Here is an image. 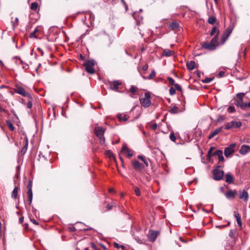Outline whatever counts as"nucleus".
Segmentation results:
<instances>
[{"instance_id":"obj_1","label":"nucleus","mask_w":250,"mask_h":250,"mask_svg":"<svg viewBox=\"0 0 250 250\" xmlns=\"http://www.w3.org/2000/svg\"><path fill=\"white\" fill-rule=\"evenodd\" d=\"M95 62L93 60H88L83 63V66L85 67V71L90 74H93L95 73L94 66Z\"/></svg>"},{"instance_id":"obj_2","label":"nucleus","mask_w":250,"mask_h":250,"mask_svg":"<svg viewBox=\"0 0 250 250\" xmlns=\"http://www.w3.org/2000/svg\"><path fill=\"white\" fill-rule=\"evenodd\" d=\"M150 93L147 92L145 93V98L140 99V104L143 107L147 108L150 105L151 103L150 99Z\"/></svg>"},{"instance_id":"obj_3","label":"nucleus","mask_w":250,"mask_h":250,"mask_svg":"<svg viewBox=\"0 0 250 250\" xmlns=\"http://www.w3.org/2000/svg\"><path fill=\"white\" fill-rule=\"evenodd\" d=\"M104 129L101 126H95V134L98 137L100 140V143L101 144H104L105 139L104 137Z\"/></svg>"},{"instance_id":"obj_4","label":"nucleus","mask_w":250,"mask_h":250,"mask_svg":"<svg viewBox=\"0 0 250 250\" xmlns=\"http://www.w3.org/2000/svg\"><path fill=\"white\" fill-rule=\"evenodd\" d=\"M15 92L23 97H27L30 100L32 98L31 95L26 92L25 89L21 85H16L14 89Z\"/></svg>"},{"instance_id":"obj_5","label":"nucleus","mask_w":250,"mask_h":250,"mask_svg":"<svg viewBox=\"0 0 250 250\" xmlns=\"http://www.w3.org/2000/svg\"><path fill=\"white\" fill-rule=\"evenodd\" d=\"M221 166H217L215 169H214L213 171V178L214 180L217 181L221 180L224 174V171L222 170H220L219 169V167H221Z\"/></svg>"},{"instance_id":"obj_6","label":"nucleus","mask_w":250,"mask_h":250,"mask_svg":"<svg viewBox=\"0 0 250 250\" xmlns=\"http://www.w3.org/2000/svg\"><path fill=\"white\" fill-rule=\"evenodd\" d=\"M242 125V123L240 121H232L226 123L225 125V128L229 130L233 128H239Z\"/></svg>"},{"instance_id":"obj_7","label":"nucleus","mask_w":250,"mask_h":250,"mask_svg":"<svg viewBox=\"0 0 250 250\" xmlns=\"http://www.w3.org/2000/svg\"><path fill=\"white\" fill-rule=\"evenodd\" d=\"M233 30V27L231 26H229L226 30L224 32L221 36V44H224L228 40Z\"/></svg>"},{"instance_id":"obj_8","label":"nucleus","mask_w":250,"mask_h":250,"mask_svg":"<svg viewBox=\"0 0 250 250\" xmlns=\"http://www.w3.org/2000/svg\"><path fill=\"white\" fill-rule=\"evenodd\" d=\"M122 84L120 80H115L109 82V88L115 91H119V86Z\"/></svg>"},{"instance_id":"obj_9","label":"nucleus","mask_w":250,"mask_h":250,"mask_svg":"<svg viewBox=\"0 0 250 250\" xmlns=\"http://www.w3.org/2000/svg\"><path fill=\"white\" fill-rule=\"evenodd\" d=\"M236 146L235 144H231L228 147H226L224 150V154L226 157H229L234 152V148Z\"/></svg>"},{"instance_id":"obj_10","label":"nucleus","mask_w":250,"mask_h":250,"mask_svg":"<svg viewBox=\"0 0 250 250\" xmlns=\"http://www.w3.org/2000/svg\"><path fill=\"white\" fill-rule=\"evenodd\" d=\"M160 231L153 230H150L148 234V239L151 242L155 241L157 236L159 235Z\"/></svg>"},{"instance_id":"obj_11","label":"nucleus","mask_w":250,"mask_h":250,"mask_svg":"<svg viewBox=\"0 0 250 250\" xmlns=\"http://www.w3.org/2000/svg\"><path fill=\"white\" fill-rule=\"evenodd\" d=\"M32 181L30 180L28 182V185H27V188H28V191H27V195L28 197V201H29V204L31 205L32 201L33 199V193L32 190Z\"/></svg>"},{"instance_id":"obj_12","label":"nucleus","mask_w":250,"mask_h":250,"mask_svg":"<svg viewBox=\"0 0 250 250\" xmlns=\"http://www.w3.org/2000/svg\"><path fill=\"white\" fill-rule=\"evenodd\" d=\"M121 152L124 153L128 158L131 157L133 155V151L128 148L125 144L123 146Z\"/></svg>"},{"instance_id":"obj_13","label":"nucleus","mask_w":250,"mask_h":250,"mask_svg":"<svg viewBox=\"0 0 250 250\" xmlns=\"http://www.w3.org/2000/svg\"><path fill=\"white\" fill-rule=\"evenodd\" d=\"M237 191L236 190L229 189L224 193L226 197L228 199H234L236 197Z\"/></svg>"},{"instance_id":"obj_14","label":"nucleus","mask_w":250,"mask_h":250,"mask_svg":"<svg viewBox=\"0 0 250 250\" xmlns=\"http://www.w3.org/2000/svg\"><path fill=\"white\" fill-rule=\"evenodd\" d=\"M132 166L134 169L137 171L140 172L144 168V166L137 160H134L132 162Z\"/></svg>"},{"instance_id":"obj_15","label":"nucleus","mask_w":250,"mask_h":250,"mask_svg":"<svg viewBox=\"0 0 250 250\" xmlns=\"http://www.w3.org/2000/svg\"><path fill=\"white\" fill-rule=\"evenodd\" d=\"M239 153L242 155H246L250 152V146L248 145H242L239 151Z\"/></svg>"},{"instance_id":"obj_16","label":"nucleus","mask_w":250,"mask_h":250,"mask_svg":"<svg viewBox=\"0 0 250 250\" xmlns=\"http://www.w3.org/2000/svg\"><path fill=\"white\" fill-rule=\"evenodd\" d=\"M202 48L210 51H213L216 49L215 45H213L210 42H204L202 44Z\"/></svg>"},{"instance_id":"obj_17","label":"nucleus","mask_w":250,"mask_h":250,"mask_svg":"<svg viewBox=\"0 0 250 250\" xmlns=\"http://www.w3.org/2000/svg\"><path fill=\"white\" fill-rule=\"evenodd\" d=\"M239 199L247 202L249 199V194L245 190H243L238 196Z\"/></svg>"},{"instance_id":"obj_18","label":"nucleus","mask_w":250,"mask_h":250,"mask_svg":"<svg viewBox=\"0 0 250 250\" xmlns=\"http://www.w3.org/2000/svg\"><path fill=\"white\" fill-rule=\"evenodd\" d=\"M213 156L217 155L218 157L219 162H223L224 158L223 155V151L221 150H217L215 152H213Z\"/></svg>"},{"instance_id":"obj_19","label":"nucleus","mask_w":250,"mask_h":250,"mask_svg":"<svg viewBox=\"0 0 250 250\" xmlns=\"http://www.w3.org/2000/svg\"><path fill=\"white\" fill-rule=\"evenodd\" d=\"M117 118L120 121H126L129 118V116L125 113H119L117 115Z\"/></svg>"},{"instance_id":"obj_20","label":"nucleus","mask_w":250,"mask_h":250,"mask_svg":"<svg viewBox=\"0 0 250 250\" xmlns=\"http://www.w3.org/2000/svg\"><path fill=\"white\" fill-rule=\"evenodd\" d=\"M186 65L187 67V68L189 70H192L194 69H195L196 67V63L193 61H191L190 62H188L186 63Z\"/></svg>"},{"instance_id":"obj_21","label":"nucleus","mask_w":250,"mask_h":250,"mask_svg":"<svg viewBox=\"0 0 250 250\" xmlns=\"http://www.w3.org/2000/svg\"><path fill=\"white\" fill-rule=\"evenodd\" d=\"M234 104L237 106L240 107L242 109L245 108V103L243 102V100H236L234 101Z\"/></svg>"},{"instance_id":"obj_22","label":"nucleus","mask_w":250,"mask_h":250,"mask_svg":"<svg viewBox=\"0 0 250 250\" xmlns=\"http://www.w3.org/2000/svg\"><path fill=\"white\" fill-rule=\"evenodd\" d=\"M223 129V127H220L218 128L215 129L213 131H212L208 136V138L210 139L214 137L215 136L217 135L219 132H220Z\"/></svg>"},{"instance_id":"obj_23","label":"nucleus","mask_w":250,"mask_h":250,"mask_svg":"<svg viewBox=\"0 0 250 250\" xmlns=\"http://www.w3.org/2000/svg\"><path fill=\"white\" fill-rule=\"evenodd\" d=\"M234 216L236 219V221H237L238 226L240 227H241L242 226V223L241 221V216H240V214L238 212L234 211Z\"/></svg>"},{"instance_id":"obj_24","label":"nucleus","mask_w":250,"mask_h":250,"mask_svg":"<svg viewBox=\"0 0 250 250\" xmlns=\"http://www.w3.org/2000/svg\"><path fill=\"white\" fill-rule=\"evenodd\" d=\"M218 37L219 36H218V34L215 35V36L211 39V41L210 42L211 44H212L213 45H215V48L219 44V43L218 42Z\"/></svg>"},{"instance_id":"obj_25","label":"nucleus","mask_w":250,"mask_h":250,"mask_svg":"<svg viewBox=\"0 0 250 250\" xmlns=\"http://www.w3.org/2000/svg\"><path fill=\"white\" fill-rule=\"evenodd\" d=\"M175 52L173 51L170 50L168 49H166L163 50V55L166 57H170L174 54Z\"/></svg>"},{"instance_id":"obj_26","label":"nucleus","mask_w":250,"mask_h":250,"mask_svg":"<svg viewBox=\"0 0 250 250\" xmlns=\"http://www.w3.org/2000/svg\"><path fill=\"white\" fill-rule=\"evenodd\" d=\"M226 182L229 184H231L233 182V177L230 173H227L225 175Z\"/></svg>"},{"instance_id":"obj_27","label":"nucleus","mask_w":250,"mask_h":250,"mask_svg":"<svg viewBox=\"0 0 250 250\" xmlns=\"http://www.w3.org/2000/svg\"><path fill=\"white\" fill-rule=\"evenodd\" d=\"M179 27V24L177 22H172L169 24V27L172 30H175Z\"/></svg>"},{"instance_id":"obj_28","label":"nucleus","mask_w":250,"mask_h":250,"mask_svg":"<svg viewBox=\"0 0 250 250\" xmlns=\"http://www.w3.org/2000/svg\"><path fill=\"white\" fill-rule=\"evenodd\" d=\"M28 141L27 139H26L24 141V146L21 150V153L22 154H24L26 153L27 149V147H28Z\"/></svg>"},{"instance_id":"obj_29","label":"nucleus","mask_w":250,"mask_h":250,"mask_svg":"<svg viewBox=\"0 0 250 250\" xmlns=\"http://www.w3.org/2000/svg\"><path fill=\"white\" fill-rule=\"evenodd\" d=\"M138 158L142 160L145 164L146 167L148 166V160L143 155H139L138 156Z\"/></svg>"},{"instance_id":"obj_30","label":"nucleus","mask_w":250,"mask_h":250,"mask_svg":"<svg viewBox=\"0 0 250 250\" xmlns=\"http://www.w3.org/2000/svg\"><path fill=\"white\" fill-rule=\"evenodd\" d=\"M18 190H19V188H18V187H15L12 191V197L14 198V199H16L17 196H18Z\"/></svg>"},{"instance_id":"obj_31","label":"nucleus","mask_w":250,"mask_h":250,"mask_svg":"<svg viewBox=\"0 0 250 250\" xmlns=\"http://www.w3.org/2000/svg\"><path fill=\"white\" fill-rule=\"evenodd\" d=\"M217 34H218V36H219V30L218 29H217V28H216V26H214V27L212 28V29L211 31V32L210 33V35L213 36L214 35H217Z\"/></svg>"},{"instance_id":"obj_32","label":"nucleus","mask_w":250,"mask_h":250,"mask_svg":"<svg viewBox=\"0 0 250 250\" xmlns=\"http://www.w3.org/2000/svg\"><path fill=\"white\" fill-rule=\"evenodd\" d=\"M214 149V147H210L208 151V154H207V158L208 160H210L211 158V157L213 156L212 155V151Z\"/></svg>"},{"instance_id":"obj_33","label":"nucleus","mask_w":250,"mask_h":250,"mask_svg":"<svg viewBox=\"0 0 250 250\" xmlns=\"http://www.w3.org/2000/svg\"><path fill=\"white\" fill-rule=\"evenodd\" d=\"M216 18L215 16H211L209 17V18L208 20V23H209L210 24H214L216 21Z\"/></svg>"},{"instance_id":"obj_34","label":"nucleus","mask_w":250,"mask_h":250,"mask_svg":"<svg viewBox=\"0 0 250 250\" xmlns=\"http://www.w3.org/2000/svg\"><path fill=\"white\" fill-rule=\"evenodd\" d=\"M38 3L36 2H34L31 3L30 5V9L34 11H36L38 8Z\"/></svg>"},{"instance_id":"obj_35","label":"nucleus","mask_w":250,"mask_h":250,"mask_svg":"<svg viewBox=\"0 0 250 250\" xmlns=\"http://www.w3.org/2000/svg\"><path fill=\"white\" fill-rule=\"evenodd\" d=\"M6 123L9 129L11 131H14L15 129V127L14 126L12 122L8 120L6 121Z\"/></svg>"},{"instance_id":"obj_36","label":"nucleus","mask_w":250,"mask_h":250,"mask_svg":"<svg viewBox=\"0 0 250 250\" xmlns=\"http://www.w3.org/2000/svg\"><path fill=\"white\" fill-rule=\"evenodd\" d=\"M169 112H170V113H173V114H176V113H177L178 112V107L176 106H174L172 107L170 109Z\"/></svg>"},{"instance_id":"obj_37","label":"nucleus","mask_w":250,"mask_h":250,"mask_svg":"<svg viewBox=\"0 0 250 250\" xmlns=\"http://www.w3.org/2000/svg\"><path fill=\"white\" fill-rule=\"evenodd\" d=\"M138 88L134 85H131L129 90V91L132 94H134L135 92L137 91Z\"/></svg>"},{"instance_id":"obj_38","label":"nucleus","mask_w":250,"mask_h":250,"mask_svg":"<svg viewBox=\"0 0 250 250\" xmlns=\"http://www.w3.org/2000/svg\"><path fill=\"white\" fill-rule=\"evenodd\" d=\"M169 138L172 142H175L176 141V136L175 135L174 131L172 130L170 132L169 135Z\"/></svg>"},{"instance_id":"obj_39","label":"nucleus","mask_w":250,"mask_h":250,"mask_svg":"<svg viewBox=\"0 0 250 250\" xmlns=\"http://www.w3.org/2000/svg\"><path fill=\"white\" fill-rule=\"evenodd\" d=\"M213 79L214 78H206L204 80H202V82L203 83H209L211 82Z\"/></svg>"},{"instance_id":"obj_40","label":"nucleus","mask_w":250,"mask_h":250,"mask_svg":"<svg viewBox=\"0 0 250 250\" xmlns=\"http://www.w3.org/2000/svg\"><path fill=\"white\" fill-rule=\"evenodd\" d=\"M156 76V72L154 70L152 71L148 76L147 79L149 80L152 79Z\"/></svg>"},{"instance_id":"obj_41","label":"nucleus","mask_w":250,"mask_h":250,"mask_svg":"<svg viewBox=\"0 0 250 250\" xmlns=\"http://www.w3.org/2000/svg\"><path fill=\"white\" fill-rule=\"evenodd\" d=\"M244 95H245L244 93H239L237 94L236 97L238 99L243 100Z\"/></svg>"},{"instance_id":"obj_42","label":"nucleus","mask_w":250,"mask_h":250,"mask_svg":"<svg viewBox=\"0 0 250 250\" xmlns=\"http://www.w3.org/2000/svg\"><path fill=\"white\" fill-rule=\"evenodd\" d=\"M167 80H168V82L169 83V84L171 85H173L175 84L174 83H175V81L174 80V79L171 77H168L167 78Z\"/></svg>"},{"instance_id":"obj_43","label":"nucleus","mask_w":250,"mask_h":250,"mask_svg":"<svg viewBox=\"0 0 250 250\" xmlns=\"http://www.w3.org/2000/svg\"><path fill=\"white\" fill-rule=\"evenodd\" d=\"M169 94L171 95H174L176 94V89L173 87H171L169 89Z\"/></svg>"},{"instance_id":"obj_44","label":"nucleus","mask_w":250,"mask_h":250,"mask_svg":"<svg viewBox=\"0 0 250 250\" xmlns=\"http://www.w3.org/2000/svg\"><path fill=\"white\" fill-rule=\"evenodd\" d=\"M38 31V28H36V29H34V30L30 33V38H36V33Z\"/></svg>"},{"instance_id":"obj_45","label":"nucleus","mask_w":250,"mask_h":250,"mask_svg":"<svg viewBox=\"0 0 250 250\" xmlns=\"http://www.w3.org/2000/svg\"><path fill=\"white\" fill-rule=\"evenodd\" d=\"M227 110L229 113H233L235 111V107L232 106H229Z\"/></svg>"},{"instance_id":"obj_46","label":"nucleus","mask_w":250,"mask_h":250,"mask_svg":"<svg viewBox=\"0 0 250 250\" xmlns=\"http://www.w3.org/2000/svg\"><path fill=\"white\" fill-rule=\"evenodd\" d=\"M134 191L137 196H140L141 195V192L140 189L137 187H135Z\"/></svg>"},{"instance_id":"obj_47","label":"nucleus","mask_w":250,"mask_h":250,"mask_svg":"<svg viewBox=\"0 0 250 250\" xmlns=\"http://www.w3.org/2000/svg\"><path fill=\"white\" fill-rule=\"evenodd\" d=\"M174 86H175V88L176 90L179 91L180 92H182V89L181 86L180 85H179L178 83H175L174 84Z\"/></svg>"},{"instance_id":"obj_48","label":"nucleus","mask_w":250,"mask_h":250,"mask_svg":"<svg viewBox=\"0 0 250 250\" xmlns=\"http://www.w3.org/2000/svg\"><path fill=\"white\" fill-rule=\"evenodd\" d=\"M224 119H225L224 116L219 115L217 119V121L218 122H222Z\"/></svg>"},{"instance_id":"obj_49","label":"nucleus","mask_w":250,"mask_h":250,"mask_svg":"<svg viewBox=\"0 0 250 250\" xmlns=\"http://www.w3.org/2000/svg\"><path fill=\"white\" fill-rule=\"evenodd\" d=\"M230 225V222H228V224L226 225H219V226H216V228H219V229H223L228 226H229Z\"/></svg>"},{"instance_id":"obj_50","label":"nucleus","mask_w":250,"mask_h":250,"mask_svg":"<svg viewBox=\"0 0 250 250\" xmlns=\"http://www.w3.org/2000/svg\"><path fill=\"white\" fill-rule=\"evenodd\" d=\"M26 106L28 108H31L32 107V103L31 101H28L26 104Z\"/></svg>"},{"instance_id":"obj_51","label":"nucleus","mask_w":250,"mask_h":250,"mask_svg":"<svg viewBox=\"0 0 250 250\" xmlns=\"http://www.w3.org/2000/svg\"><path fill=\"white\" fill-rule=\"evenodd\" d=\"M229 237H230L231 238H233L234 237V231L233 230L231 229L229 232Z\"/></svg>"},{"instance_id":"obj_52","label":"nucleus","mask_w":250,"mask_h":250,"mask_svg":"<svg viewBox=\"0 0 250 250\" xmlns=\"http://www.w3.org/2000/svg\"><path fill=\"white\" fill-rule=\"evenodd\" d=\"M224 75H225V72H224L223 71H220L218 74V77L220 78L224 77Z\"/></svg>"},{"instance_id":"obj_53","label":"nucleus","mask_w":250,"mask_h":250,"mask_svg":"<svg viewBox=\"0 0 250 250\" xmlns=\"http://www.w3.org/2000/svg\"><path fill=\"white\" fill-rule=\"evenodd\" d=\"M90 245L91 248L93 249V250H97L98 248L95 244H94L93 243H90Z\"/></svg>"},{"instance_id":"obj_54","label":"nucleus","mask_w":250,"mask_h":250,"mask_svg":"<svg viewBox=\"0 0 250 250\" xmlns=\"http://www.w3.org/2000/svg\"><path fill=\"white\" fill-rule=\"evenodd\" d=\"M112 204H108L106 206V208L107 210H110L112 208Z\"/></svg>"},{"instance_id":"obj_55","label":"nucleus","mask_w":250,"mask_h":250,"mask_svg":"<svg viewBox=\"0 0 250 250\" xmlns=\"http://www.w3.org/2000/svg\"><path fill=\"white\" fill-rule=\"evenodd\" d=\"M122 3L123 4V5H124L125 8L126 9V10L128 8V7H127V4L125 3V1L124 0H121Z\"/></svg>"},{"instance_id":"obj_56","label":"nucleus","mask_w":250,"mask_h":250,"mask_svg":"<svg viewBox=\"0 0 250 250\" xmlns=\"http://www.w3.org/2000/svg\"><path fill=\"white\" fill-rule=\"evenodd\" d=\"M152 129L153 130H155L157 128V124L156 123H154L151 125Z\"/></svg>"},{"instance_id":"obj_57","label":"nucleus","mask_w":250,"mask_h":250,"mask_svg":"<svg viewBox=\"0 0 250 250\" xmlns=\"http://www.w3.org/2000/svg\"><path fill=\"white\" fill-rule=\"evenodd\" d=\"M106 153L107 154H108L110 157H111L113 156V155L112 153L110 151H109V150H107L106 151Z\"/></svg>"},{"instance_id":"obj_58","label":"nucleus","mask_w":250,"mask_h":250,"mask_svg":"<svg viewBox=\"0 0 250 250\" xmlns=\"http://www.w3.org/2000/svg\"><path fill=\"white\" fill-rule=\"evenodd\" d=\"M148 68V66L147 64H145V65H144L143 67H142V69L144 70V71H146V70Z\"/></svg>"},{"instance_id":"obj_59","label":"nucleus","mask_w":250,"mask_h":250,"mask_svg":"<svg viewBox=\"0 0 250 250\" xmlns=\"http://www.w3.org/2000/svg\"><path fill=\"white\" fill-rule=\"evenodd\" d=\"M31 221L34 224L36 225H39V223L38 222H37L36 220L35 219H30Z\"/></svg>"},{"instance_id":"obj_60","label":"nucleus","mask_w":250,"mask_h":250,"mask_svg":"<svg viewBox=\"0 0 250 250\" xmlns=\"http://www.w3.org/2000/svg\"><path fill=\"white\" fill-rule=\"evenodd\" d=\"M113 246H114L115 248H120V245L119 244H118L116 242H114L113 243Z\"/></svg>"},{"instance_id":"obj_61","label":"nucleus","mask_w":250,"mask_h":250,"mask_svg":"<svg viewBox=\"0 0 250 250\" xmlns=\"http://www.w3.org/2000/svg\"><path fill=\"white\" fill-rule=\"evenodd\" d=\"M23 220H24V217L23 216H22V217H20V219H19V223L20 224H22L23 222Z\"/></svg>"},{"instance_id":"obj_62","label":"nucleus","mask_w":250,"mask_h":250,"mask_svg":"<svg viewBox=\"0 0 250 250\" xmlns=\"http://www.w3.org/2000/svg\"><path fill=\"white\" fill-rule=\"evenodd\" d=\"M245 108L248 107L250 108V102L248 103H245Z\"/></svg>"},{"instance_id":"obj_63","label":"nucleus","mask_w":250,"mask_h":250,"mask_svg":"<svg viewBox=\"0 0 250 250\" xmlns=\"http://www.w3.org/2000/svg\"><path fill=\"white\" fill-rule=\"evenodd\" d=\"M109 192H115V190L113 188H110V189H109Z\"/></svg>"},{"instance_id":"obj_64","label":"nucleus","mask_w":250,"mask_h":250,"mask_svg":"<svg viewBox=\"0 0 250 250\" xmlns=\"http://www.w3.org/2000/svg\"><path fill=\"white\" fill-rule=\"evenodd\" d=\"M245 117H250V113H247L246 114H245Z\"/></svg>"}]
</instances>
